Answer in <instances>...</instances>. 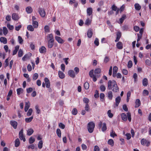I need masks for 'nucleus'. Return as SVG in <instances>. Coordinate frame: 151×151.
<instances>
[{
  "mask_svg": "<svg viewBox=\"0 0 151 151\" xmlns=\"http://www.w3.org/2000/svg\"><path fill=\"white\" fill-rule=\"evenodd\" d=\"M108 89L112 90L113 92H116L119 91L116 82L115 80H109L108 82Z\"/></svg>",
  "mask_w": 151,
  "mask_h": 151,
  "instance_id": "nucleus-1",
  "label": "nucleus"
},
{
  "mask_svg": "<svg viewBox=\"0 0 151 151\" xmlns=\"http://www.w3.org/2000/svg\"><path fill=\"white\" fill-rule=\"evenodd\" d=\"M95 127V124L93 122H89L87 125V129L90 133H92Z\"/></svg>",
  "mask_w": 151,
  "mask_h": 151,
  "instance_id": "nucleus-2",
  "label": "nucleus"
},
{
  "mask_svg": "<svg viewBox=\"0 0 151 151\" xmlns=\"http://www.w3.org/2000/svg\"><path fill=\"white\" fill-rule=\"evenodd\" d=\"M102 124H103V126L101 129V130L103 132H104L107 129L106 123H104L102 124V122L101 121L98 124V127L99 128H101Z\"/></svg>",
  "mask_w": 151,
  "mask_h": 151,
  "instance_id": "nucleus-3",
  "label": "nucleus"
},
{
  "mask_svg": "<svg viewBox=\"0 0 151 151\" xmlns=\"http://www.w3.org/2000/svg\"><path fill=\"white\" fill-rule=\"evenodd\" d=\"M19 137L21 140H22L24 142L26 141V139L23 134V129H22L19 132Z\"/></svg>",
  "mask_w": 151,
  "mask_h": 151,
  "instance_id": "nucleus-4",
  "label": "nucleus"
},
{
  "mask_svg": "<svg viewBox=\"0 0 151 151\" xmlns=\"http://www.w3.org/2000/svg\"><path fill=\"white\" fill-rule=\"evenodd\" d=\"M38 11L40 15L42 17H44L45 15V12L43 8L39 7L38 9Z\"/></svg>",
  "mask_w": 151,
  "mask_h": 151,
  "instance_id": "nucleus-5",
  "label": "nucleus"
},
{
  "mask_svg": "<svg viewBox=\"0 0 151 151\" xmlns=\"http://www.w3.org/2000/svg\"><path fill=\"white\" fill-rule=\"evenodd\" d=\"M93 70H92L90 71L89 73V76L93 78V81L94 82H96L97 81V78H96L95 75L93 74Z\"/></svg>",
  "mask_w": 151,
  "mask_h": 151,
  "instance_id": "nucleus-6",
  "label": "nucleus"
},
{
  "mask_svg": "<svg viewBox=\"0 0 151 151\" xmlns=\"http://www.w3.org/2000/svg\"><path fill=\"white\" fill-rule=\"evenodd\" d=\"M55 38V40L59 43L62 44L65 42V41L60 37L56 36Z\"/></svg>",
  "mask_w": 151,
  "mask_h": 151,
  "instance_id": "nucleus-7",
  "label": "nucleus"
},
{
  "mask_svg": "<svg viewBox=\"0 0 151 151\" xmlns=\"http://www.w3.org/2000/svg\"><path fill=\"white\" fill-rule=\"evenodd\" d=\"M10 124L14 129H17L18 123L16 121L13 120L11 121H10Z\"/></svg>",
  "mask_w": 151,
  "mask_h": 151,
  "instance_id": "nucleus-8",
  "label": "nucleus"
},
{
  "mask_svg": "<svg viewBox=\"0 0 151 151\" xmlns=\"http://www.w3.org/2000/svg\"><path fill=\"white\" fill-rule=\"evenodd\" d=\"M101 71V70L100 68H98L95 69L94 71V73L96 77H99V74H100Z\"/></svg>",
  "mask_w": 151,
  "mask_h": 151,
  "instance_id": "nucleus-9",
  "label": "nucleus"
},
{
  "mask_svg": "<svg viewBox=\"0 0 151 151\" xmlns=\"http://www.w3.org/2000/svg\"><path fill=\"white\" fill-rule=\"evenodd\" d=\"M46 39L47 41L55 40L52 34H48L46 37Z\"/></svg>",
  "mask_w": 151,
  "mask_h": 151,
  "instance_id": "nucleus-10",
  "label": "nucleus"
},
{
  "mask_svg": "<svg viewBox=\"0 0 151 151\" xmlns=\"http://www.w3.org/2000/svg\"><path fill=\"white\" fill-rule=\"evenodd\" d=\"M44 81L45 82L46 87L48 88H50V84L49 79L47 78L46 77L44 79Z\"/></svg>",
  "mask_w": 151,
  "mask_h": 151,
  "instance_id": "nucleus-11",
  "label": "nucleus"
},
{
  "mask_svg": "<svg viewBox=\"0 0 151 151\" xmlns=\"http://www.w3.org/2000/svg\"><path fill=\"white\" fill-rule=\"evenodd\" d=\"M118 70V67L116 66H114L113 68V73L112 76L113 77L115 78L116 77V74Z\"/></svg>",
  "mask_w": 151,
  "mask_h": 151,
  "instance_id": "nucleus-12",
  "label": "nucleus"
},
{
  "mask_svg": "<svg viewBox=\"0 0 151 151\" xmlns=\"http://www.w3.org/2000/svg\"><path fill=\"white\" fill-rule=\"evenodd\" d=\"M54 41L55 40L47 41V46L48 48H51L53 47Z\"/></svg>",
  "mask_w": 151,
  "mask_h": 151,
  "instance_id": "nucleus-13",
  "label": "nucleus"
},
{
  "mask_svg": "<svg viewBox=\"0 0 151 151\" xmlns=\"http://www.w3.org/2000/svg\"><path fill=\"white\" fill-rule=\"evenodd\" d=\"M107 95L108 99L110 100H111L112 99L113 95L111 91H109L107 92Z\"/></svg>",
  "mask_w": 151,
  "mask_h": 151,
  "instance_id": "nucleus-14",
  "label": "nucleus"
},
{
  "mask_svg": "<svg viewBox=\"0 0 151 151\" xmlns=\"http://www.w3.org/2000/svg\"><path fill=\"white\" fill-rule=\"evenodd\" d=\"M39 50L40 53H44L46 52L47 49L45 47L42 46L40 48Z\"/></svg>",
  "mask_w": 151,
  "mask_h": 151,
  "instance_id": "nucleus-15",
  "label": "nucleus"
},
{
  "mask_svg": "<svg viewBox=\"0 0 151 151\" xmlns=\"http://www.w3.org/2000/svg\"><path fill=\"white\" fill-rule=\"evenodd\" d=\"M12 18L14 20H17L19 19V17L18 14L17 13H14L12 14Z\"/></svg>",
  "mask_w": 151,
  "mask_h": 151,
  "instance_id": "nucleus-16",
  "label": "nucleus"
},
{
  "mask_svg": "<svg viewBox=\"0 0 151 151\" xmlns=\"http://www.w3.org/2000/svg\"><path fill=\"white\" fill-rule=\"evenodd\" d=\"M121 99L119 96L117 97L115 99V105L116 107L118 106L119 103L120 102Z\"/></svg>",
  "mask_w": 151,
  "mask_h": 151,
  "instance_id": "nucleus-17",
  "label": "nucleus"
},
{
  "mask_svg": "<svg viewBox=\"0 0 151 151\" xmlns=\"http://www.w3.org/2000/svg\"><path fill=\"white\" fill-rule=\"evenodd\" d=\"M116 46L117 48L119 49H122L123 48V45L122 42H119L116 44Z\"/></svg>",
  "mask_w": 151,
  "mask_h": 151,
  "instance_id": "nucleus-18",
  "label": "nucleus"
},
{
  "mask_svg": "<svg viewBox=\"0 0 151 151\" xmlns=\"http://www.w3.org/2000/svg\"><path fill=\"white\" fill-rule=\"evenodd\" d=\"M126 18V16L125 14H124L122 15V17L119 19V23L120 24L123 23L124 20Z\"/></svg>",
  "mask_w": 151,
  "mask_h": 151,
  "instance_id": "nucleus-19",
  "label": "nucleus"
},
{
  "mask_svg": "<svg viewBox=\"0 0 151 151\" xmlns=\"http://www.w3.org/2000/svg\"><path fill=\"white\" fill-rule=\"evenodd\" d=\"M93 12V9L92 8L89 7L87 9V15L90 16L91 15Z\"/></svg>",
  "mask_w": 151,
  "mask_h": 151,
  "instance_id": "nucleus-20",
  "label": "nucleus"
},
{
  "mask_svg": "<svg viewBox=\"0 0 151 151\" xmlns=\"http://www.w3.org/2000/svg\"><path fill=\"white\" fill-rule=\"evenodd\" d=\"M68 73L69 76L72 78H74L75 76L74 71L72 70H70L68 72Z\"/></svg>",
  "mask_w": 151,
  "mask_h": 151,
  "instance_id": "nucleus-21",
  "label": "nucleus"
},
{
  "mask_svg": "<svg viewBox=\"0 0 151 151\" xmlns=\"http://www.w3.org/2000/svg\"><path fill=\"white\" fill-rule=\"evenodd\" d=\"M0 41L1 42L3 43L4 44H6L7 40L6 37H1L0 38Z\"/></svg>",
  "mask_w": 151,
  "mask_h": 151,
  "instance_id": "nucleus-22",
  "label": "nucleus"
},
{
  "mask_svg": "<svg viewBox=\"0 0 151 151\" xmlns=\"http://www.w3.org/2000/svg\"><path fill=\"white\" fill-rule=\"evenodd\" d=\"M141 104V102L139 99H137L136 100L135 102V108H137L139 107Z\"/></svg>",
  "mask_w": 151,
  "mask_h": 151,
  "instance_id": "nucleus-23",
  "label": "nucleus"
},
{
  "mask_svg": "<svg viewBox=\"0 0 151 151\" xmlns=\"http://www.w3.org/2000/svg\"><path fill=\"white\" fill-rule=\"evenodd\" d=\"M69 4H73V6L75 8H76L78 5V2L76 1H70Z\"/></svg>",
  "mask_w": 151,
  "mask_h": 151,
  "instance_id": "nucleus-24",
  "label": "nucleus"
},
{
  "mask_svg": "<svg viewBox=\"0 0 151 151\" xmlns=\"http://www.w3.org/2000/svg\"><path fill=\"white\" fill-rule=\"evenodd\" d=\"M121 115L122 119L124 121H126L127 120V117L126 114L122 113Z\"/></svg>",
  "mask_w": 151,
  "mask_h": 151,
  "instance_id": "nucleus-25",
  "label": "nucleus"
},
{
  "mask_svg": "<svg viewBox=\"0 0 151 151\" xmlns=\"http://www.w3.org/2000/svg\"><path fill=\"white\" fill-rule=\"evenodd\" d=\"M30 104L29 102H26L25 103V106L24 108V111L25 112H27L29 108L30 107Z\"/></svg>",
  "mask_w": 151,
  "mask_h": 151,
  "instance_id": "nucleus-26",
  "label": "nucleus"
},
{
  "mask_svg": "<svg viewBox=\"0 0 151 151\" xmlns=\"http://www.w3.org/2000/svg\"><path fill=\"white\" fill-rule=\"evenodd\" d=\"M19 49V45H17L15 47V49L13 51L12 55H16L17 52L18 51Z\"/></svg>",
  "mask_w": 151,
  "mask_h": 151,
  "instance_id": "nucleus-27",
  "label": "nucleus"
},
{
  "mask_svg": "<svg viewBox=\"0 0 151 151\" xmlns=\"http://www.w3.org/2000/svg\"><path fill=\"white\" fill-rule=\"evenodd\" d=\"M26 11L28 14L31 13L32 11V9L31 6H28L26 9Z\"/></svg>",
  "mask_w": 151,
  "mask_h": 151,
  "instance_id": "nucleus-28",
  "label": "nucleus"
},
{
  "mask_svg": "<svg viewBox=\"0 0 151 151\" xmlns=\"http://www.w3.org/2000/svg\"><path fill=\"white\" fill-rule=\"evenodd\" d=\"M142 84L144 86H146L148 84V80L146 78H144L142 81Z\"/></svg>",
  "mask_w": 151,
  "mask_h": 151,
  "instance_id": "nucleus-29",
  "label": "nucleus"
},
{
  "mask_svg": "<svg viewBox=\"0 0 151 151\" xmlns=\"http://www.w3.org/2000/svg\"><path fill=\"white\" fill-rule=\"evenodd\" d=\"M121 36V33L120 32H118L117 33V37L116 39L115 40V42H118L120 39V38Z\"/></svg>",
  "mask_w": 151,
  "mask_h": 151,
  "instance_id": "nucleus-30",
  "label": "nucleus"
},
{
  "mask_svg": "<svg viewBox=\"0 0 151 151\" xmlns=\"http://www.w3.org/2000/svg\"><path fill=\"white\" fill-rule=\"evenodd\" d=\"M58 75L59 77L61 79H63L65 77V75L64 73L60 70L58 71Z\"/></svg>",
  "mask_w": 151,
  "mask_h": 151,
  "instance_id": "nucleus-31",
  "label": "nucleus"
},
{
  "mask_svg": "<svg viewBox=\"0 0 151 151\" xmlns=\"http://www.w3.org/2000/svg\"><path fill=\"white\" fill-rule=\"evenodd\" d=\"M17 93L18 95H19L23 92V90L22 88H19L17 89Z\"/></svg>",
  "mask_w": 151,
  "mask_h": 151,
  "instance_id": "nucleus-32",
  "label": "nucleus"
},
{
  "mask_svg": "<svg viewBox=\"0 0 151 151\" xmlns=\"http://www.w3.org/2000/svg\"><path fill=\"white\" fill-rule=\"evenodd\" d=\"M20 145L19 140V138L16 139L15 141V146L16 147H18Z\"/></svg>",
  "mask_w": 151,
  "mask_h": 151,
  "instance_id": "nucleus-33",
  "label": "nucleus"
},
{
  "mask_svg": "<svg viewBox=\"0 0 151 151\" xmlns=\"http://www.w3.org/2000/svg\"><path fill=\"white\" fill-rule=\"evenodd\" d=\"M34 132V130L32 129H30L27 131V134L28 136L31 135Z\"/></svg>",
  "mask_w": 151,
  "mask_h": 151,
  "instance_id": "nucleus-34",
  "label": "nucleus"
},
{
  "mask_svg": "<svg viewBox=\"0 0 151 151\" xmlns=\"http://www.w3.org/2000/svg\"><path fill=\"white\" fill-rule=\"evenodd\" d=\"M93 33L91 30H89L87 32V35L89 38H91L92 35Z\"/></svg>",
  "mask_w": 151,
  "mask_h": 151,
  "instance_id": "nucleus-35",
  "label": "nucleus"
},
{
  "mask_svg": "<svg viewBox=\"0 0 151 151\" xmlns=\"http://www.w3.org/2000/svg\"><path fill=\"white\" fill-rule=\"evenodd\" d=\"M33 116H31L29 118H27L25 119V121L27 123H29L31 122L33 119Z\"/></svg>",
  "mask_w": 151,
  "mask_h": 151,
  "instance_id": "nucleus-36",
  "label": "nucleus"
},
{
  "mask_svg": "<svg viewBox=\"0 0 151 151\" xmlns=\"http://www.w3.org/2000/svg\"><path fill=\"white\" fill-rule=\"evenodd\" d=\"M134 7L136 10H139L141 9V6L138 4H135L134 5Z\"/></svg>",
  "mask_w": 151,
  "mask_h": 151,
  "instance_id": "nucleus-37",
  "label": "nucleus"
},
{
  "mask_svg": "<svg viewBox=\"0 0 151 151\" xmlns=\"http://www.w3.org/2000/svg\"><path fill=\"white\" fill-rule=\"evenodd\" d=\"M108 144L111 145V146H113L114 145L113 140L112 139H109L108 141Z\"/></svg>",
  "mask_w": 151,
  "mask_h": 151,
  "instance_id": "nucleus-38",
  "label": "nucleus"
},
{
  "mask_svg": "<svg viewBox=\"0 0 151 151\" xmlns=\"http://www.w3.org/2000/svg\"><path fill=\"white\" fill-rule=\"evenodd\" d=\"M33 111L32 109L31 108L29 109L27 114V116H31L32 113Z\"/></svg>",
  "mask_w": 151,
  "mask_h": 151,
  "instance_id": "nucleus-39",
  "label": "nucleus"
},
{
  "mask_svg": "<svg viewBox=\"0 0 151 151\" xmlns=\"http://www.w3.org/2000/svg\"><path fill=\"white\" fill-rule=\"evenodd\" d=\"M27 29L31 32H32L34 30V28L31 25H29L27 27Z\"/></svg>",
  "mask_w": 151,
  "mask_h": 151,
  "instance_id": "nucleus-40",
  "label": "nucleus"
},
{
  "mask_svg": "<svg viewBox=\"0 0 151 151\" xmlns=\"http://www.w3.org/2000/svg\"><path fill=\"white\" fill-rule=\"evenodd\" d=\"M84 87L85 89H88L89 87V85L88 83L87 82H85L84 85Z\"/></svg>",
  "mask_w": 151,
  "mask_h": 151,
  "instance_id": "nucleus-41",
  "label": "nucleus"
},
{
  "mask_svg": "<svg viewBox=\"0 0 151 151\" xmlns=\"http://www.w3.org/2000/svg\"><path fill=\"white\" fill-rule=\"evenodd\" d=\"M33 26L35 28H37L38 26V23L36 21H33L32 22Z\"/></svg>",
  "mask_w": 151,
  "mask_h": 151,
  "instance_id": "nucleus-42",
  "label": "nucleus"
},
{
  "mask_svg": "<svg viewBox=\"0 0 151 151\" xmlns=\"http://www.w3.org/2000/svg\"><path fill=\"white\" fill-rule=\"evenodd\" d=\"M56 133L58 136L59 137H61V132L60 129H57L56 130Z\"/></svg>",
  "mask_w": 151,
  "mask_h": 151,
  "instance_id": "nucleus-43",
  "label": "nucleus"
},
{
  "mask_svg": "<svg viewBox=\"0 0 151 151\" xmlns=\"http://www.w3.org/2000/svg\"><path fill=\"white\" fill-rule=\"evenodd\" d=\"M127 118L129 122H131V114L129 112H128L127 113Z\"/></svg>",
  "mask_w": 151,
  "mask_h": 151,
  "instance_id": "nucleus-44",
  "label": "nucleus"
},
{
  "mask_svg": "<svg viewBox=\"0 0 151 151\" xmlns=\"http://www.w3.org/2000/svg\"><path fill=\"white\" fill-rule=\"evenodd\" d=\"M38 74L37 73H35L32 77V80H36L38 78Z\"/></svg>",
  "mask_w": 151,
  "mask_h": 151,
  "instance_id": "nucleus-45",
  "label": "nucleus"
},
{
  "mask_svg": "<svg viewBox=\"0 0 151 151\" xmlns=\"http://www.w3.org/2000/svg\"><path fill=\"white\" fill-rule=\"evenodd\" d=\"M35 139L31 137L29 139V143L30 144H32L35 141Z\"/></svg>",
  "mask_w": 151,
  "mask_h": 151,
  "instance_id": "nucleus-46",
  "label": "nucleus"
},
{
  "mask_svg": "<svg viewBox=\"0 0 151 151\" xmlns=\"http://www.w3.org/2000/svg\"><path fill=\"white\" fill-rule=\"evenodd\" d=\"M43 142L42 140H40L38 144V147L39 149H41L42 147Z\"/></svg>",
  "mask_w": 151,
  "mask_h": 151,
  "instance_id": "nucleus-47",
  "label": "nucleus"
},
{
  "mask_svg": "<svg viewBox=\"0 0 151 151\" xmlns=\"http://www.w3.org/2000/svg\"><path fill=\"white\" fill-rule=\"evenodd\" d=\"M72 114L73 115H76L78 113V110L76 108H73L72 111Z\"/></svg>",
  "mask_w": 151,
  "mask_h": 151,
  "instance_id": "nucleus-48",
  "label": "nucleus"
},
{
  "mask_svg": "<svg viewBox=\"0 0 151 151\" xmlns=\"http://www.w3.org/2000/svg\"><path fill=\"white\" fill-rule=\"evenodd\" d=\"M149 93V91L145 89L143 91V94L144 96H146L148 95Z\"/></svg>",
  "mask_w": 151,
  "mask_h": 151,
  "instance_id": "nucleus-49",
  "label": "nucleus"
},
{
  "mask_svg": "<svg viewBox=\"0 0 151 151\" xmlns=\"http://www.w3.org/2000/svg\"><path fill=\"white\" fill-rule=\"evenodd\" d=\"M100 89L101 91H105L106 88L105 86L103 85L100 86Z\"/></svg>",
  "mask_w": 151,
  "mask_h": 151,
  "instance_id": "nucleus-50",
  "label": "nucleus"
},
{
  "mask_svg": "<svg viewBox=\"0 0 151 151\" xmlns=\"http://www.w3.org/2000/svg\"><path fill=\"white\" fill-rule=\"evenodd\" d=\"M23 53L22 50L21 49H20L18 53V56L19 57H22L23 55Z\"/></svg>",
  "mask_w": 151,
  "mask_h": 151,
  "instance_id": "nucleus-51",
  "label": "nucleus"
},
{
  "mask_svg": "<svg viewBox=\"0 0 151 151\" xmlns=\"http://www.w3.org/2000/svg\"><path fill=\"white\" fill-rule=\"evenodd\" d=\"M133 65L132 61L131 60H129L128 63L127 67L128 68H131Z\"/></svg>",
  "mask_w": 151,
  "mask_h": 151,
  "instance_id": "nucleus-52",
  "label": "nucleus"
},
{
  "mask_svg": "<svg viewBox=\"0 0 151 151\" xmlns=\"http://www.w3.org/2000/svg\"><path fill=\"white\" fill-rule=\"evenodd\" d=\"M141 144L143 145H145L147 143V141L146 139H142L141 141Z\"/></svg>",
  "mask_w": 151,
  "mask_h": 151,
  "instance_id": "nucleus-53",
  "label": "nucleus"
},
{
  "mask_svg": "<svg viewBox=\"0 0 151 151\" xmlns=\"http://www.w3.org/2000/svg\"><path fill=\"white\" fill-rule=\"evenodd\" d=\"M107 114L109 117L110 118L112 117L113 116V114L111 113L110 110H109L108 111Z\"/></svg>",
  "mask_w": 151,
  "mask_h": 151,
  "instance_id": "nucleus-54",
  "label": "nucleus"
},
{
  "mask_svg": "<svg viewBox=\"0 0 151 151\" xmlns=\"http://www.w3.org/2000/svg\"><path fill=\"white\" fill-rule=\"evenodd\" d=\"M3 32L4 35H6L8 32V31L7 28L4 27H3Z\"/></svg>",
  "mask_w": 151,
  "mask_h": 151,
  "instance_id": "nucleus-55",
  "label": "nucleus"
},
{
  "mask_svg": "<svg viewBox=\"0 0 151 151\" xmlns=\"http://www.w3.org/2000/svg\"><path fill=\"white\" fill-rule=\"evenodd\" d=\"M110 136L112 137H115L117 136L116 134L115 133V132L113 131L112 130V132H111L110 134Z\"/></svg>",
  "mask_w": 151,
  "mask_h": 151,
  "instance_id": "nucleus-56",
  "label": "nucleus"
},
{
  "mask_svg": "<svg viewBox=\"0 0 151 151\" xmlns=\"http://www.w3.org/2000/svg\"><path fill=\"white\" fill-rule=\"evenodd\" d=\"M85 109V110L87 111H90V108L88 104H86Z\"/></svg>",
  "mask_w": 151,
  "mask_h": 151,
  "instance_id": "nucleus-57",
  "label": "nucleus"
},
{
  "mask_svg": "<svg viewBox=\"0 0 151 151\" xmlns=\"http://www.w3.org/2000/svg\"><path fill=\"white\" fill-rule=\"evenodd\" d=\"M45 32H49V27L48 25H46L44 27Z\"/></svg>",
  "mask_w": 151,
  "mask_h": 151,
  "instance_id": "nucleus-58",
  "label": "nucleus"
},
{
  "mask_svg": "<svg viewBox=\"0 0 151 151\" xmlns=\"http://www.w3.org/2000/svg\"><path fill=\"white\" fill-rule=\"evenodd\" d=\"M35 109L36 110V112L37 114H39L40 113L41 111L39 108V106L38 105H36L35 106Z\"/></svg>",
  "mask_w": 151,
  "mask_h": 151,
  "instance_id": "nucleus-59",
  "label": "nucleus"
},
{
  "mask_svg": "<svg viewBox=\"0 0 151 151\" xmlns=\"http://www.w3.org/2000/svg\"><path fill=\"white\" fill-rule=\"evenodd\" d=\"M7 28L10 30H12L14 29V27L13 25H11L9 24H7Z\"/></svg>",
  "mask_w": 151,
  "mask_h": 151,
  "instance_id": "nucleus-60",
  "label": "nucleus"
},
{
  "mask_svg": "<svg viewBox=\"0 0 151 151\" xmlns=\"http://www.w3.org/2000/svg\"><path fill=\"white\" fill-rule=\"evenodd\" d=\"M59 126L60 128L62 129H64L65 127V125L62 123H60L59 124Z\"/></svg>",
  "mask_w": 151,
  "mask_h": 151,
  "instance_id": "nucleus-61",
  "label": "nucleus"
},
{
  "mask_svg": "<svg viewBox=\"0 0 151 151\" xmlns=\"http://www.w3.org/2000/svg\"><path fill=\"white\" fill-rule=\"evenodd\" d=\"M94 43L96 46H98L99 45V40L98 38H96L94 41Z\"/></svg>",
  "mask_w": 151,
  "mask_h": 151,
  "instance_id": "nucleus-62",
  "label": "nucleus"
},
{
  "mask_svg": "<svg viewBox=\"0 0 151 151\" xmlns=\"http://www.w3.org/2000/svg\"><path fill=\"white\" fill-rule=\"evenodd\" d=\"M145 63L148 66H150L151 65V61L149 59L146 60L145 61Z\"/></svg>",
  "mask_w": 151,
  "mask_h": 151,
  "instance_id": "nucleus-63",
  "label": "nucleus"
},
{
  "mask_svg": "<svg viewBox=\"0 0 151 151\" xmlns=\"http://www.w3.org/2000/svg\"><path fill=\"white\" fill-rule=\"evenodd\" d=\"M100 148L97 145H96L94 147L93 151H99Z\"/></svg>",
  "mask_w": 151,
  "mask_h": 151,
  "instance_id": "nucleus-64",
  "label": "nucleus"
}]
</instances>
